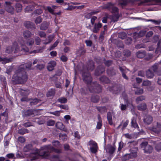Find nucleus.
<instances>
[{"label":"nucleus","instance_id":"nucleus-1","mask_svg":"<svg viewBox=\"0 0 161 161\" xmlns=\"http://www.w3.org/2000/svg\"><path fill=\"white\" fill-rule=\"evenodd\" d=\"M31 65V62L20 65L12 77V80L13 83L15 84L25 83L28 78L25 70L27 69H30Z\"/></svg>","mask_w":161,"mask_h":161},{"label":"nucleus","instance_id":"nucleus-2","mask_svg":"<svg viewBox=\"0 0 161 161\" xmlns=\"http://www.w3.org/2000/svg\"><path fill=\"white\" fill-rule=\"evenodd\" d=\"M90 92L98 93L102 92L101 86L97 82H93L88 86Z\"/></svg>","mask_w":161,"mask_h":161},{"label":"nucleus","instance_id":"nucleus-3","mask_svg":"<svg viewBox=\"0 0 161 161\" xmlns=\"http://www.w3.org/2000/svg\"><path fill=\"white\" fill-rule=\"evenodd\" d=\"M82 75L83 81L88 86L92 83V78L91 74L89 72H86L84 68L82 69Z\"/></svg>","mask_w":161,"mask_h":161},{"label":"nucleus","instance_id":"nucleus-4","mask_svg":"<svg viewBox=\"0 0 161 161\" xmlns=\"http://www.w3.org/2000/svg\"><path fill=\"white\" fill-rule=\"evenodd\" d=\"M141 148L144 151L145 153L150 154L151 153L153 150V147L148 144V142L146 141L143 142L140 144Z\"/></svg>","mask_w":161,"mask_h":161},{"label":"nucleus","instance_id":"nucleus-5","mask_svg":"<svg viewBox=\"0 0 161 161\" xmlns=\"http://www.w3.org/2000/svg\"><path fill=\"white\" fill-rule=\"evenodd\" d=\"M19 51V45L16 42H14L12 46L7 47L6 49L5 52L8 53H10L13 52L14 53H17Z\"/></svg>","mask_w":161,"mask_h":161},{"label":"nucleus","instance_id":"nucleus-6","mask_svg":"<svg viewBox=\"0 0 161 161\" xmlns=\"http://www.w3.org/2000/svg\"><path fill=\"white\" fill-rule=\"evenodd\" d=\"M90 146V150L92 153L96 154L97 152L98 147L97 143L92 140H90L88 143Z\"/></svg>","mask_w":161,"mask_h":161},{"label":"nucleus","instance_id":"nucleus-7","mask_svg":"<svg viewBox=\"0 0 161 161\" xmlns=\"http://www.w3.org/2000/svg\"><path fill=\"white\" fill-rule=\"evenodd\" d=\"M158 3H161V0H144L139 3L138 5H156Z\"/></svg>","mask_w":161,"mask_h":161},{"label":"nucleus","instance_id":"nucleus-8","mask_svg":"<svg viewBox=\"0 0 161 161\" xmlns=\"http://www.w3.org/2000/svg\"><path fill=\"white\" fill-rule=\"evenodd\" d=\"M150 68L151 70L156 75L158 76L161 75V67L159 66L158 63L154 64Z\"/></svg>","mask_w":161,"mask_h":161},{"label":"nucleus","instance_id":"nucleus-9","mask_svg":"<svg viewBox=\"0 0 161 161\" xmlns=\"http://www.w3.org/2000/svg\"><path fill=\"white\" fill-rule=\"evenodd\" d=\"M85 68V70L86 72H88L89 71H92L95 68L94 62L92 60H90L88 61L87 66L85 67L83 66V68Z\"/></svg>","mask_w":161,"mask_h":161},{"label":"nucleus","instance_id":"nucleus-10","mask_svg":"<svg viewBox=\"0 0 161 161\" xmlns=\"http://www.w3.org/2000/svg\"><path fill=\"white\" fill-rule=\"evenodd\" d=\"M151 130L156 133L157 134L159 133L161 131V123L158 122L156 123L155 125L154 124Z\"/></svg>","mask_w":161,"mask_h":161},{"label":"nucleus","instance_id":"nucleus-11","mask_svg":"<svg viewBox=\"0 0 161 161\" xmlns=\"http://www.w3.org/2000/svg\"><path fill=\"white\" fill-rule=\"evenodd\" d=\"M105 71V67L101 65L98 66L95 71V75L98 76L104 72Z\"/></svg>","mask_w":161,"mask_h":161},{"label":"nucleus","instance_id":"nucleus-12","mask_svg":"<svg viewBox=\"0 0 161 161\" xmlns=\"http://www.w3.org/2000/svg\"><path fill=\"white\" fill-rule=\"evenodd\" d=\"M25 26L27 28L31 30H34L36 28L35 24L30 21H27L24 23Z\"/></svg>","mask_w":161,"mask_h":161},{"label":"nucleus","instance_id":"nucleus-13","mask_svg":"<svg viewBox=\"0 0 161 161\" xmlns=\"http://www.w3.org/2000/svg\"><path fill=\"white\" fill-rule=\"evenodd\" d=\"M106 152L107 153L110 154H112L115 150V148L110 144L108 145L105 148Z\"/></svg>","mask_w":161,"mask_h":161},{"label":"nucleus","instance_id":"nucleus-14","mask_svg":"<svg viewBox=\"0 0 161 161\" xmlns=\"http://www.w3.org/2000/svg\"><path fill=\"white\" fill-rule=\"evenodd\" d=\"M36 148L33 147L31 144H28L26 145L24 147L23 150L25 152H29L30 151H34L35 150Z\"/></svg>","mask_w":161,"mask_h":161},{"label":"nucleus","instance_id":"nucleus-15","mask_svg":"<svg viewBox=\"0 0 161 161\" xmlns=\"http://www.w3.org/2000/svg\"><path fill=\"white\" fill-rule=\"evenodd\" d=\"M34 111L32 109L24 110L23 111V115L24 116L26 117L34 115Z\"/></svg>","mask_w":161,"mask_h":161},{"label":"nucleus","instance_id":"nucleus-16","mask_svg":"<svg viewBox=\"0 0 161 161\" xmlns=\"http://www.w3.org/2000/svg\"><path fill=\"white\" fill-rule=\"evenodd\" d=\"M102 24L99 22L98 23H95L94 27L91 31L94 33H98L100 30V28L102 27Z\"/></svg>","mask_w":161,"mask_h":161},{"label":"nucleus","instance_id":"nucleus-17","mask_svg":"<svg viewBox=\"0 0 161 161\" xmlns=\"http://www.w3.org/2000/svg\"><path fill=\"white\" fill-rule=\"evenodd\" d=\"M35 152L34 153H30V156L31 158V160H35L38 158L39 156H40L39 154L38 153V150L37 149H36L35 150Z\"/></svg>","mask_w":161,"mask_h":161},{"label":"nucleus","instance_id":"nucleus-18","mask_svg":"<svg viewBox=\"0 0 161 161\" xmlns=\"http://www.w3.org/2000/svg\"><path fill=\"white\" fill-rule=\"evenodd\" d=\"M153 120V118L149 115H146L144 119V122L147 125H149L151 124Z\"/></svg>","mask_w":161,"mask_h":161},{"label":"nucleus","instance_id":"nucleus-19","mask_svg":"<svg viewBox=\"0 0 161 161\" xmlns=\"http://www.w3.org/2000/svg\"><path fill=\"white\" fill-rule=\"evenodd\" d=\"M56 63L54 61H51L48 64L47 69L50 71L54 69V67L56 65Z\"/></svg>","mask_w":161,"mask_h":161},{"label":"nucleus","instance_id":"nucleus-20","mask_svg":"<svg viewBox=\"0 0 161 161\" xmlns=\"http://www.w3.org/2000/svg\"><path fill=\"white\" fill-rule=\"evenodd\" d=\"M50 23L47 21H43L41 25L40 29L42 30H46L48 27Z\"/></svg>","mask_w":161,"mask_h":161},{"label":"nucleus","instance_id":"nucleus-21","mask_svg":"<svg viewBox=\"0 0 161 161\" xmlns=\"http://www.w3.org/2000/svg\"><path fill=\"white\" fill-rule=\"evenodd\" d=\"M119 69L121 71L122 77L126 80H129V78L126 75L127 71L126 70L121 66H119Z\"/></svg>","mask_w":161,"mask_h":161},{"label":"nucleus","instance_id":"nucleus-22","mask_svg":"<svg viewBox=\"0 0 161 161\" xmlns=\"http://www.w3.org/2000/svg\"><path fill=\"white\" fill-rule=\"evenodd\" d=\"M32 35L31 32L27 30L24 31L23 32V35L26 39L31 37Z\"/></svg>","mask_w":161,"mask_h":161},{"label":"nucleus","instance_id":"nucleus-23","mask_svg":"<svg viewBox=\"0 0 161 161\" xmlns=\"http://www.w3.org/2000/svg\"><path fill=\"white\" fill-rule=\"evenodd\" d=\"M43 148L47 150L48 153L50 154L54 152V148L51 145H45L43 147Z\"/></svg>","mask_w":161,"mask_h":161},{"label":"nucleus","instance_id":"nucleus-24","mask_svg":"<svg viewBox=\"0 0 161 161\" xmlns=\"http://www.w3.org/2000/svg\"><path fill=\"white\" fill-rule=\"evenodd\" d=\"M99 80L101 82L104 84H108L110 82L109 79L105 75L101 76L99 78Z\"/></svg>","mask_w":161,"mask_h":161},{"label":"nucleus","instance_id":"nucleus-25","mask_svg":"<svg viewBox=\"0 0 161 161\" xmlns=\"http://www.w3.org/2000/svg\"><path fill=\"white\" fill-rule=\"evenodd\" d=\"M152 71L150 68L146 71V74L147 78L151 79L153 77L154 75V73Z\"/></svg>","mask_w":161,"mask_h":161},{"label":"nucleus","instance_id":"nucleus-26","mask_svg":"<svg viewBox=\"0 0 161 161\" xmlns=\"http://www.w3.org/2000/svg\"><path fill=\"white\" fill-rule=\"evenodd\" d=\"M100 99V97L97 95H92L91 98V101L93 103H97Z\"/></svg>","mask_w":161,"mask_h":161},{"label":"nucleus","instance_id":"nucleus-27","mask_svg":"<svg viewBox=\"0 0 161 161\" xmlns=\"http://www.w3.org/2000/svg\"><path fill=\"white\" fill-rule=\"evenodd\" d=\"M21 48L20 50L19 49V52H22L24 54H26L29 52V48L25 44H21Z\"/></svg>","mask_w":161,"mask_h":161},{"label":"nucleus","instance_id":"nucleus-28","mask_svg":"<svg viewBox=\"0 0 161 161\" xmlns=\"http://www.w3.org/2000/svg\"><path fill=\"white\" fill-rule=\"evenodd\" d=\"M55 94V89L54 88H51L47 93V97H53Z\"/></svg>","mask_w":161,"mask_h":161},{"label":"nucleus","instance_id":"nucleus-29","mask_svg":"<svg viewBox=\"0 0 161 161\" xmlns=\"http://www.w3.org/2000/svg\"><path fill=\"white\" fill-rule=\"evenodd\" d=\"M97 119L98 121L97 122L96 126V128L97 129H100L102 126V121L101 118L99 114L97 115Z\"/></svg>","mask_w":161,"mask_h":161},{"label":"nucleus","instance_id":"nucleus-30","mask_svg":"<svg viewBox=\"0 0 161 161\" xmlns=\"http://www.w3.org/2000/svg\"><path fill=\"white\" fill-rule=\"evenodd\" d=\"M107 73L109 76H114L116 74L115 70L113 68L108 69L107 70Z\"/></svg>","mask_w":161,"mask_h":161},{"label":"nucleus","instance_id":"nucleus-31","mask_svg":"<svg viewBox=\"0 0 161 161\" xmlns=\"http://www.w3.org/2000/svg\"><path fill=\"white\" fill-rule=\"evenodd\" d=\"M131 126L135 128L139 129V126L136 122V119L135 117H133L131 119Z\"/></svg>","mask_w":161,"mask_h":161},{"label":"nucleus","instance_id":"nucleus-32","mask_svg":"<svg viewBox=\"0 0 161 161\" xmlns=\"http://www.w3.org/2000/svg\"><path fill=\"white\" fill-rule=\"evenodd\" d=\"M136 55L138 58H142L145 56L146 52L144 51H139L136 53Z\"/></svg>","mask_w":161,"mask_h":161},{"label":"nucleus","instance_id":"nucleus-33","mask_svg":"<svg viewBox=\"0 0 161 161\" xmlns=\"http://www.w3.org/2000/svg\"><path fill=\"white\" fill-rule=\"evenodd\" d=\"M137 109L140 111H144L147 108V105L145 103H142L137 107Z\"/></svg>","mask_w":161,"mask_h":161},{"label":"nucleus","instance_id":"nucleus-34","mask_svg":"<svg viewBox=\"0 0 161 161\" xmlns=\"http://www.w3.org/2000/svg\"><path fill=\"white\" fill-rule=\"evenodd\" d=\"M128 144H129V147L130 149L133 148L135 150H137V147H134L137 144V142L136 141H133L128 142Z\"/></svg>","mask_w":161,"mask_h":161},{"label":"nucleus","instance_id":"nucleus-35","mask_svg":"<svg viewBox=\"0 0 161 161\" xmlns=\"http://www.w3.org/2000/svg\"><path fill=\"white\" fill-rule=\"evenodd\" d=\"M39 155L42 158L46 159H48L50 156L49 153L47 150L41 152Z\"/></svg>","mask_w":161,"mask_h":161},{"label":"nucleus","instance_id":"nucleus-36","mask_svg":"<svg viewBox=\"0 0 161 161\" xmlns=\"http://www.w3.org/2000/svg\"><path fill=\"white\" fill-rule=\"evenodd\" d=\"M131 2V0H119V4L122 7L126 6Z\"/></svg>","mask_w":161,"mask_h":161},{"label":"nucleus","instance_id":"nucleus-37","mask_svg":"<svg viewBox=\"0 0 161 161\" xmlns=\"http://www.w3.org/2000/svg\"><path fill=\"white\" fill-rule=\"evenodd\" d=\"M107 118L109 124L110 125H112L113 124V122L112 119V115L110 112H108L107 113Z\"/></svg>","mask_w":161,"mask_h":161},{"label":"nucleus","instance_id":"nucleus-38","mask_svg":"<svg viewBox=\"0 0 161 161\" xmlns=\"http://www.w3.org/2000/svg\"><path fill=\"white\" fill-rule=\"evenodd\" d=\"M97 109L100 113H103L107 112V108L105 106L98 107H96Z\"/></svg>","mask_w":161,"mask_h":161},{"label":"nucleus","instance_id":"nucleus-39","mask_svg":"<svg viewBox=\"0 0 161 161\" xmlns=\"http://www.w3.org/2000/svg\"><path fill=\"white\" fill-rule=\"evenodd\" d=\"M29 132V130L25 128H21L19 129L18 133L20 135H23L26 133H28Z\"/></svg>","mask_w":161,"mask_h":161},{"label":"nucleus","instance_id":"nucleus-40","mask_svg":"<svg viewBox=\"0 0 161 161\" xmlns=\"http://www.w3.org/2000/svg\"><path fill=\"white\" fill-rule=\"evenodd\" d=\"M5 9L6 11L10 13L11 14H13L14 12V8L12 6H9L6 7Z\"/></svg>","mask_w":161,"mask_h":161},{"label":"nucleus","instance_id":"nucleus-41","mask_svg":"<svg viewBox=\"0 0 161 161\" xmlns=\"http://www.w3.org/2000/svg\"><path fill=\"white\" fill-rule=\"evenodd\" d=\"M30 93L29 90H26L21 89L20 92V94L22 96H26L28 95Z\"/></svg>","mask_w":161,"mask_h":161},{"label":"nucleus","instance_id":"nucleus-42","mask_svg":"<svg viewBox=\"0 0 161 161\" xmlns=\"http://www.w3.org/2000/svg\"><path fill=\"white\" fill-rule=\"evenodd\" d=\"M34 43V40L32 38H30L27 40L25 43L27 46L32 47Z\"/></svg>","mask_w":161,"mask_h":161},{"label":"nucleus","instance_id":"nucleus-43","mask_svg":"<svg viewBox=\"0 0 161 161\" xmlns=\"http://www.w3.org/2000/svg\"><path fill=\"white\" fill-rule=\"evenodd\" d=\"M114 5V4L110 2H109L105 5L104 6V8L107 9L109 11H111Z\"/></svg>","mask_w":161,"mask_h":161},{"label":"nucleus","instance_id":"nucleus-44","mask_svg":"<svg viewBox=\"0 0 161 161\" xmlns=\"http://www.w3.org/2000/svg\"><path fill=\"white\" fill-rule=\"evenodd\" d=\"M119 15L118 14H115L112 16L111 21L114 22H116L118 21L119 18Z\"/></svg>","mask_w":161,"mask_h":161},{"label":"nucleus","instance_id":"nucleus-45","mask_svg":"<svg viewBox=\"0 0 161 161\" xmlns=\"http://www.w3.org/2000/svg\"><path fill=\"white\" fill-rule=\"evenodd\" d=\"M41 101L37 98H35L32 100V101L30 103V105L31 106L33 105H35L37 104Z\"/></svg>","mask_w":161,"mask_h":161},{"label":"nucleus","instance_id":"nucleus-46","mask_svg":"<svg viewBox=\"0 0 161 161\" xmlns=\"http://www.w3.org/2000/svg\"><path fill=\"white\" fill-rule=\"evenodd\" d=\"M16 11L17 12H20L22 9V6L19 3H16L15 4Z\"/></svg>","mask_w":161,"mask_h":161},{"label":"nucleus","instance_id":"nucleus-47","mask_svg":"<svg viewBox=\"0 0 161 161\" xmlns=\"http://www.w3.org/2000/svg\"><path fill=\"white\" fill-rule=\"evenodd\" d=\"M124 101L125 103V105H127V107L130 106V105L132 106L133 108L134 109V106L132 104L131 101L128 100L127 99H125Z\"/></svg>","mask_w":161,"mask_h":161},{"label":"nucleus","instance_id":"nucleus-48","mask_svg":"<svg viewBox=\"0 0 161 161\" xmlns=\"http://www.w3.org/2000/svg\"><path fill=\"white\" fill-rule=\"evenodd\" d=\"M152 84V82L151 81L148 80H146L143 81L142 84V86H150Z\"/></svg>","mask_w":161,"mask_h":161},{"label":"nucleus","instance_id":"nucleus-49","mask_svg":"<svg viewBox=\"0 0 161 161\" xmlns=\"http://www.w3.org/2000/svg\"><path fill=\"white\" fill-rule=\"evenodd\" d=\"M104 63L105 66L109 67L111 66L113 64V61L112 60H105L104 59Z\"/></svg>","mask_w":161,"mask_h":161},{"label":"nucleus","instance_id":"nucleus-50","mask_svg":"<svg viewBox=\"0 0 161 161\" xmlns=\"http://www.w3.org/2000/svg\"><path fill=\"white\" fill-rule=\"evenodd\" d=\"M0 80L2 83V85L3 86H6L7 85V82L5 77L3 75L0 76Z\"/></svg>","mask_w":161,"mask_h":161},{"label":"nucleus","instance_id":"nucleus-51","mask_svg":"<svg viewBox=\"0 0 161 161\" xmlns=\"http://www.w3.org/2000/svg\"><path fill=\"white\" fill-rule=\"evenodd\" d=\"M105 32L104 31H103L100 33L99 39V42H102L104 40Z\"/></svg>","mask_w":161,"mask_h":161},{"label":"nucleus","instance_id":"nucleus-52","mask_svg":"<svg viewBox=\"0 0 161 161\" xmlns=\"http://www.w3.org/2000/svg\"><path fill=\"white\" fill-rule=\"evenodd\" d=\"M123 55L126 57H128L130 55V51L128 49H125L123 51Z\"/></svg>","mask_w":161,"mask_h":161},{"label":"nucleus","instance_id":"nucleus-53","mask_svg":"<svg viewBox=\"0 0 161 161\" xmlns=\"http://www.w3.org/2000/svg\"><path fill=\"white\" fill-rule=\"evenodd\" d=\"M10 61L9 59H8L6 58H3L1 57H0V62H2L3 64H5L6 63L9 62Z\"/></svg>","mask_w":161,"mask_h":161},{"label":"nucleus","instance_id":"nucleus-54","mask_svg":"<svg viewBox=\"0 0 161 161\" xmlns=\"http://www.w3.org/2000/svg\"><path fill=\"white\" fill-rule=\"evenodd\" d=\"M126 34L125 32H121L119 33L118 37L122 39H124L126 38Z\"/></svg>","mask_w":161,"mask_h":161},{"label":"nucleus","instance_id":"nucleus-55","mask_svg":"<svg viewBox=\"0 0 161 161\" xmlns=\"http://www.w3.org/2000/svg\"><path fill=\"white\" fill-rule=\"evenodd\" d=\"M58 101L59 102L62 103H67V99L66 98L64 97H61L59 98L58 99Z\"/></svg>","mask_w":161,"mask_h":161},{"label":"nucleus","instance_id":"nucleus-56","mask_svg":"<svg viewBox=\"0 0 161 161\" xmlns=\"http://www.w3.org/2000/svg\"><path fill=\"white\" fill-rule=\"evenodd\" d=\"M53 145L56 147H58L60 145V142L56 140H54L52 142Z\"/></svg>","mask_w":161,"mask_h":161},{"label":"nucleus","instance_id":"nucleus-57","mask_svg":"<svg viewBox=\"0 0 161 161\" xmlns=\"http://www.w3.org/2000/svg\"><path fill=\"white\" fill-rule=\"evenodd\" d=\"M108 89L110 92H112L114 93H116V91H118L117 87L115 86L110 87H109Z\"/></svg>","mask_w":161,"mask_h":161},{"label":"nucleus","instance_id":"nucleus-58","mask_svg":"<svg viewBox=\"0 0 161 161\" xmlns=\"http://www.w3.org/2000/svg\"><path fill=\"white\" fill-rule=\"evenodd\" d=\"M129 154L131 158H135L137 156V152L136 151L133 152V151H131V152Z\"/></svg>","mask_w":161,"mask_h":161},{"label":"nucleus","instance_id":"nucleus-59","mask_svg":"<svg viewBox=\"0 0 161 161\" xmlns=\"http://www.w3.org/2000/svg\"><path fill=\"white\" fill-rule=\"evenodd\" d=\"M130 158H131L129 154H126L122 157V161H125L129 160Z\"/></svg>","mask_w":161,"mask_h":161},{"label":"nucleus","instance_id":"nucleus-60","mask_svg":"<svg viewBox=\"0 0 161 161\" xmlns=\"http://www.w3.org/2000/svg\"><path fill=\"white\" fill-rule=\"evenodd\" d=\"M155 150L158 152L161 151V142L157 144L155 147Z\"/></svg>","mask_w":161,"mask_h":161},{"label":"nucleus","instance_id":"nucleus-61","mask_svg":"<svg viewBox=\"0 0 161 161\" xmlns=\"http://www.w3.org/2000/svg\"><path fill=\"white\" fill-rule=\"evenodd\" d=\"M42 12L43 11L42 9L39 8L35 10L33 12V13L39 15L42 13Z\"/></svg>","mask_w":161,"mask_h":161},{"label":"nucleus","instance_id":"nucleus-62","mask_svg":"<svg viewBox=\"0 0 161 161\" xmlns=\"http://www.w3.org/2000/svg\"><path fill=\"white\" fill-rule=\"evenodd\" d=\"M55 123V121L53 120L49 119L47 122V125L48 126L53 125Z\"/></svg>","mask_w":161,"mask_h":161},{"label":"nucleus","instance_id":"nucleus-63","mask_svg":"<svg viewBox=\"0 0 161 161\" xmlns=\"http://www.w3.org/2000/svg\"><path fill=\"white\" fill-rule=\"evenodd\" d=\"M22 125L25 127H28L30 126H34V125L30 122H27L25 123H24Z\"/></svg>","mask_w":161,"mask_h":161},{"label":"nucleus","instance_id":"nucleus-64","mask_svg":"<svg viewBox=\"0 0 161 161\" xmlns=\"http://www.w3.org/2000/svg\"><path fill=\"white\" fill-rule=\"evenodd\" d=\"M42 20V19L40 16L37 17L35 20V22L36 24L40 23Z\"/></svg>","mask_w":161,"mask_h":161}]
</instances>
